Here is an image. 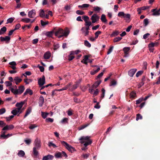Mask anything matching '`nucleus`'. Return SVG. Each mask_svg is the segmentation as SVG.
I'll return each mask as SVG.
<instances>
[{
    "mask_svg": "<svg viewBox=\"0 0 160 160\" xmlns=\"http://www.w3.org/2000/svg\"><path fill=\"white\" fill-rule=\"evenodd\" d=\"M70 30L66 28L64 31L61 28L59 29L55 33V36L60 38L62 37H67L70 33Z\"/></svg>",
    "mask_w": 160,
    "mask_h": 160,
    "instance_id": "obj_1",
    "label": "nucleus"
},
{
    "mask_svg": "<svg viewBox=\"0 0 160 160\" xmlns=\"http://www.w3.org/2000/svg\"><path fill=\"white\" fill-rule=\"evenodd\" d=\"M90 137L88 136H83L81 137L79 140L81 141L80 142L81 143L84 144V145L85 147L91 144L92 142V141L90 139Z\"/></svg>",
    "mask_w": 160,
    "mask_h": 160,
    "instance_id": "obj_2",
    "label": "nucleus"
},
{
    "mask_svg": "<svg viewBox=\"0 0 160 160\" xmlns=\"http://www.w3.org/2000/svg\"><path fill=\"white\" fill-rule=\"evenodd\" d=\"M61 144L69 152H72L75 150V149L73 147L69 145L67 142L64 141H61Z\"/></svg>",
    "mask_w": 160,
    "mask_h": 160,
    "instance_id": "obj_3",
    "label": "nucleus"
},
{
    "mask_svg": "<svg viewBox=\"0 0 160 160\" xmlns=\"http://www.w3.org/2000/svg\"><path fill=\"white\" fill-rule=\"evenodd\" d=\"M54 156L56 158H61L62 156H64L65 158H67L68 156L66 153L64 151L61 152H58L55 153Z\"/></svg>",
    "mask_w": 160,
    "mask_h": 160,
    "instance_id": "obj_4",
    "label": "nucleus"
},
{
    "mask_svg": "<svg viewBox=\"0 0 160 160\" xmlns=\"http://www.w3.org/2000/svg\"><path fill=\"white\" fill-rule=\"evenodd\" d=\"M34 147L33 148H37V149H39L41 148V142L38 138H36L35 139L34 143Z\"/></svg>",
    "mask_w": 160,
    "mask_h": 160,
    "instance_id": "obj_5",
    "label": "nucleus"
},
{
    "mask_svg": "<svg viewBox=\"0 0 160 160\" xmlns=\"http://www.w3.org/2000/svg\"><path fill=\"white\" fill-rule=\"evenodd\" d=\"M82 18L85 22V25L89 28L91 25L92 23L91 22L89 21V17L86 16H84L82 17Z\"/></svg>",
    "mask_w": 160,
    "mask_h": 160,
    "instance_id": "obj_6",
    "label": "nucleus"
},
{
    "mask_svg": "<svg viewBox=\"0 0 160 160\" xmlns=\"http://www.w3.org/2000/svg\"><path fill=\"white\" fill-rule=\"evenodd\" d=\"M89 28L88 27H83L81 29L82 34L85 36H87L89 34Z\"/></svg>",
    "mask_w": 160,
    "mask_h": 160,
    "instance_id": "obj_7",
    "label": "nucleus"
},
{
    "mask_svg": "<svg viewBox=\"0 0 160 160\" xmlns=\"http://www.w3.org/2000/svg\"><path fill=\"white\" fill-rule=\"evenodd\" d=\"M45 82V77L44 76H43L42 78H40L38 79V83L40 87L43 86Z\"/></svg>",
    "mask_w": 160,
    "mask_h": 160,
    "instance_id": "obj_8",
    "label": "nucleus"
},
{
    "mask_svg": "<svg viewBox=\"0 0 160 160\" xmlns=\"http://www.w3.org/2000/svg\"><path fill=\"white\" fill-rule=\"evenodd\" d=\"M99 18V17L96 14H93L91 17V19L92 21V22L95 23L98 21Z\"/></svg>",
    "mask_w": 160,
    "mask_h": 160,
    "instance_id": "obj_9",
    "label": "nucleus"
},
{
    "mask_svg": "<svg viewBox=\"0 0 160 160\" xmlns=\"http://www.w3.org/2000/svg\"><path fill=\"white\" fill-rule=\"evenodd\" d=\"M22 112V110H20L16 108H14L12 111L11 113L14 116L16 115L18 113H21Z\"/></svg>",
    "mask_w": 160,
    "mask_h": 160,
    "instance_id": "obj_10",
    "label": "nucleus"
},
{
    "mask_svg": "<svg viewBox=\"0 0 160 160\" xmlns=\"http://www.w3.org/2000/svg\"><path fill=\"white\" fill-rule=\"evenodd\" d=\"M35 19H34L32 20L31 19L28 18H22L21 19V21L22 22H23L25 23H28L29 22H30L31 23H32L33 22L35 21Z\"/></svg>",
    "mask_w": 160,
    "mask_h": 160,
    "instance_id": "obj_11",
    "label": "nucleus"
},
{
    "mask_svg": "<svg viewBox=\"0 0 160 160\" xmlns=\"http://www.w3.org/2000/svg\"><path fill=\"white\" fill-rule=\"evenodd\" d=\"M36 12L34 9H32L28 12V16L30 18H33L36 15Z\"/></svg>",
    "mask_w": 160,
    "mask_h": 160,
    "instance_id": "obj_12",
    "label": "nucleus"
},
{
    "mask_svg": "<svg viewBox=\"0 0 160 160\" xmlns=\"http://www.w3.org/2000/svg\"><path fill=\"white\" fill-rule=\"evenodd\" d=\"M1 41H6L7 43H9L10 39V37L9 36H6L5 37H1L0 38Z\"/></svg>",
    "mask_w": 160,
    "mask_h": 160,
    "instance_id": "obj_13",
    "label": "nucleus"
},
{
    "mask_svg": "<svg viewBox=\"0 0 160 160\" xmlns=\"http://www.w3.org/2000/svg\"><path fill=\"white\" fill-rule=\"evenodd\" d=\"M131 15L129 13H127L125 14L124 17V20H125L126 22L129 23L131 21L130 20Z\"/></svg>",
    "mask_w": 160,
    "mask_h": 160,
    "instance_id": "obj_14",
    "label": "nucleus"
},
{
    "mask_svg": "<svg viewBox=\"0 0 160 160\" xmlns=\"http://www.w3.org/2000/svg\"><path fill=\"white\" fill-rule=\"evenodd\" d=\"M54 158V156L50 154H48L47 156H44L42 160H52Z\"/></svg>",
    "mask_w": 160,
    "mask_h": 160,
    "instance_id": "obj_15",
    "label": "nucleus"
},
{
    "mask_svg": "<svg viewBox=\"0 0 160 160\" xmlns=\"http://www.w3.org/2000/svg\"><path fill=\"white\" fill-rule=\"evenodd\" d=\"M137 70V69L136 68H133L130 69L128 72V75L131 77H132Z\"/></svg>",
    "mask_w": 160,
    "mask_h": 160,
    "instance_id": "obj_16",
    "label": "nucleus"
},
{
    "mask_svg": "<svg viewBox=\"0 0 160 160\" xmlns=\"http://www.w3.org/2000/svg\"><path fill=\"white\" fill-rule=\"evenodd\" d=\"M24 104V102H17L15 105V106L17 108H18L19 110H22L21 109Z\"/></svg>",
    "mask_w": 160,
    "mask_h": 160,
    "instance_id": "obj_17",
    "label": "nucleus"
},
{
    "mask_svg": "<svg viewBox=\"0 0 160 160\" xmlns=\"http://www.w3.org/2000/svg\"><path fill=\"white\" fill-rule=\"evenodd\" d=\"M14 126L12 125H5V126L2 128V130H11L13 128Z\"/></svg>",
    "mask_w": 160,
    "mask_h": 160,
    "instance_id": "obj_18",
    "label": "nucleus"
},
{
    "mask_svg": "<svg viewBox=\"0 0 160 160\" xmlns=\"http://www.w3.org/2000/svg\"><path fill=\"white\" fill-rule=\"evenodd\" d=\"M44 102V98L42 96H40L39 100V107H42Z\"/></svg>",
    "mask_w": 160,
    "mask_h": 160,
    "instance_id": "obj_19",
    "label": "nucleus"
},
{
    "mask_svg": "<svg viewBox=\"0 0 160 160\" xmlns=\"http://www.w3.org/2000/svg\"><path fill=\"white\" fill-rule=\"evenodd\" d=\"M25 90V88L24 86L22 85L18 87V94H21Z\"/></svg>",
    "mask_w": 160,
    "mask_h": 160,
    "instance_id": "obj_20",
    "label": "nucleus"
},
{
    "mask_svg": "<svg viewBox=\"0 0 160 160\" xmlns=\"http://www.w3.org/2000/svg\"><path fill=\"white\" fill-rule=\"evenodd\" d=\"M9 64L10 65V67L13 70H15L16 69V65H17L15 61H13L10 62Z\"/></svg>",
    "mask_w": 160,
    "mask_h": 160,
    "instance_id": "obj_21",
    "label": "nucleus"
},
{
    "mask_svg": "<svg viewBox=\"0 0 160 160\" xmlns=\"http://www.w3.org/2000/svg\"><path fill=\"white\" fill-rule=\"evenodd\" d=\"M151 12H153L152 15L153 16H158L160 15V13L158 11L156 8L152 9Z\"/></svg>",
    "mask_w": 160,
    "mask_h": 160,
    "instance_id": "obj_22",
    "label": "nucleus"
},
{
    "mask_svg": "<svg viewBox=\"0 0 160 160\" xmlns=\"http://www.w3.org/2000/svg\"><path fill=\"white\" fill-rule=\"evenodd\" d=\"M13 80L17 85H18L22 81V79L18 77H15Z\"/></svg>",
    "mask_w": 160,
    "mask_h": 160,
    "instance_id": "obj_23",
    "label": "nucleus"
},
{
    "mask_svg": "<svg viewBox=\"0 0 160 160\" xmlns=\"http://www.w3.org/2000/svg\"><path fill=\"white\" fill-rule=\"evenodd\" d=\"M32 108L31 107H29L28 108L26 111V113L24 116V118H25L31 112Z\"/></svg>",
    "mask_w": 160,
    "mask_h": 160,
    "instance_id": "obj_24",
    "label": "nucleus"
},
{
    "mask_svg": "<svg viewBox=\"0 0 160 160\" xmlns=\"http://www.w3.org/2000/svg\"><path fill=\"white\" fill-rule=\"evenodd\" d=\"M101 81L100 80L97 81L92 86V88H96L101 83Z\"/></svg>",
    "mask_w": 160,
    "mask_h": 160,
    "instance_id": "obj_25",
    "label": "nucleus"
},
{
    "mask_svg": "<svg viewBox=\"0 0 160 160\" xmlns=\"http://www.w3.org/2000/svg\"><path fill=\"white\" fill-rule=\"evenodd\" d=\"M28 93H29L30 95H32L33 93L32 91L30 89L28 88L26 90L25 92L24 93L23 95L25 96Z\"/></svg>",
    "mask_w": 160,
    "mask_h": 160,
    "instance_id": "obj_26",
    "label": "nucleus"
},
{
    "mask_svg": "<svg viewBox=\"0 0 160 160\" xmlns=\"http://www.w3.org/2000/svg\"><path fill=\"white\" fill-rule=\"evenodd\" d=\"M2 132V135H1V137H3L5 138H7L8 137L11 136L12 135V134H8L7 135H5V132Z\"/></svg>",
    "mask_w": 160,
    "mask_h": 160,
    "instance_id": "obj_27",
    "label": "nucleus"
},
{
    "mask_svg": "<svg viewBox=\"0 0 160 160\" xmlns=\"http://www.w3.org/2000/svg\"><path fill=\"white\" fill-rule=\"evenodd\" d=\"M88 59V56L87 55H86L84 57V58L82 61L81 62L86 64H87L88 62L87 61Z\"/></svg>",
    "mask_w": 160,
    "mask_h": 160,
    "instance_id": "obj_28",
    "label": "nucleus"
},
{
    "mask_svg": "<svg viewBox=\"0 0 160 160\" xmlns=\"http://www.w3.org/2000/svg\"><path fill=\"white\" fill-rule=\"evenodd\" d=\"M9 89L11 90V92L13 93L14 94H18V89H14L13 88L10 87L9 88Z\"/></svg>",
    "mask_w": 160,
    "mask_h": 160,
    "instance_id": "obj_29",
    "label": "nucleus"
},
{
    "mask_svg": "<svg viewBox=\"0 0 160 160\" xmlns=\"http://www.w3.org/2000/svg\"><path fill=\"white\" fill-rule=\"evenodd\" d=\"M119 33V31L116 30L113 32L110 35L111 37H114L118 36Z\"/></svg>",
    "mask_w": 160,
    "mask_h": 160,
    "instance_id": "obj_30",
    "label": "nucleus"
},
{
    "mask_svg": "<svg viewBox=\"0 0 160 160\" xmlns=\"http://www.w3.org/2000/svg\"><path fill=\"white\" fill-rule=\"evenodd\" d=\"M51 56V53L49 52H47L44 55V57L45 59H49Z\"/></svg>",
    "mask_w": 160,
    "mask_h": 160,
    "instance_id": "obj_31",
    "label": "nucleus"
},
{
    "mask_svg": "<svg viewBox=\"0 0 160 160\" xmlns=\"http://www.w3.org/2000/svg\"><path fill=\"white\" fill-rule=\"evenodd\" d=\"M136 96V93L134 91L131 92L130 94V98H134Z\"/></svg>",
    "mask_w": 160,
    "mask_h": 160,
    "instance_id": "obj_32",
    "label": "nucleus"
},
{
    "mask_svg": "<svg viewBox=\"0 0 160 160\" xmlns=\"http://www.w3.org/2000/svg\"><path fill=\"white\" fill-rule=\"evenodd\" d=\"M25 155V153L22 150L19 151L18 153V155L20 157H23Z\"/></svg>",
    "mask_w": 160,
    "mask_h": 160,
    "instance_id": "obj_33",
    "label": "nucleus"
},
{
    "mask_svg": "<svg viewBox=\"0 0 160 160\" xmlns=\"http://www.w3.org/2000/svg\"><path fill=\"white\" fill-rule=\"evenodd\" d=\"M73 54L74 52L73 51H71L70 52V54L68 56V59L69 61L72 60L74 58V57L72 55Z\"/></svg>",
    "mask_w": 160,
    "mask_h": 160,
    "instance_id": "obj_34",
    "label": "nucleus"
},
{
    "mask_svg": "<svg viewBox=\"0 0 160 160\" xmlns=\"http://www.w3.org/2000/svg\"><path fill=\"white\" fill-rule=\"evenodd\" d=\"M90 6L89 4H84L81 5H78V7L80 8H83L88 7Z\"/></svg>",
    "mask_w": 160,
    "mask_h": 160,
    "instance_id": "obj_35",
    "label": "nucleus"
},
{
    "mask_svg": "<svg viewBox=\"0 0 160 160\" xmlns=\"http://www.w3.org/2000/svg\"><path fill=\"white\" fill-rule=\"evenodd\" d=\"M37 148H33V152L34 155L36 157L37 156L38 154V152L37 150Z\"/></svg>",
    "mask_w": 160,
    "mask_h": 160,
    "instance_id": "obj_36",
    "label": "nucleus"
},
{
    "mask_svg": "<svg viewBox=\"0 0 160 160\" xmlns=\"http://www.w3.org/2000/svg\"><path fill=\"white\" fill-rule=\"evenodd\" d=\"M7 30V28L5 27H3L0 30V35L4 33Z\"/></svg>",
    "mask_w": 160,
    "mask_h": 160,
    "instance_id": "obj_37",
    "label": "nucleus"
},
{
    "mask_svg": "<svg viewBox=\"0 0 160 160\" xmlns=\"http://www.w3.org/2000/svg\"><path fill=\"white\" fill-rule=\"evenodd\" d=\"M100 70V68L98 67L97 69H93L92 71L91 72V74L92 75H94L96 73H97Z\"/></svg>",
    "mask_w": 160,
    "mask_h": 160,
    "instance_id": "obj_38",
    "label": "nucleus"
},
{
    "mask_svg": "<svg viewBox=\"0 0 160 160\" xmlns=\"http://www.w3.org/2000/svg\"><path fill=\"white\" fill-rule=\"evenodd\" d=\"M101 20L103 22L106 23L107 22V20L106 18L105 15L104 14H102L101 16Z\"/></svg>",
    "mask_w": 160,
    "mask_h": 160,
    "instance_id": "obj_39",
    "label": "nucleus"
},
{
    "mask_svg": "<svg viewBox=\"0 0 160 160\" xmlns=\"http://www.w3.org/2000/svg\"><path fill=\"white\" fill-rule=\"evenodd\" d=\"M39 16L42 18H44L45 16V12L43 10L41 9L40 11Z\"/></svg>",
    "mask_w": 160,
    "mask_h": 160,
    "instance_id": "obj_40",
    "label": "nucleus"
},
{
    "mask_svg": "<svg viewBox=\"0 0 160 160\" xmlns=\"http://www.w3.org/2000/svg\"><path fill=\"white\" fill-rule=\"evenodd\" d=\"M79 82H76L75 84L73 85L72 87V88L71 89V90L72 91L76 89L78 86Z\"/></svg>",
    "mask_w": 160,
    "mask_h": 160,
    "instance_id": "obj_41",
    "label": "nucleus"
},
{
    "mask_svg": "<svg viewBox=\"0 0 160 160\" xmlns=\"http://www.w3.org/2000/svg\"><path fill=\"white\" fill-rule=\"evenodd\" d=\"M84 45L88 48H90L91 47V44L87 40H85L84 42Z\"/></svg>",
    "mask_w": 160,
    "mask_h": 160,
    "instance_id": "obj_42",
    "label": "nucleus"
},
{
    "mask_svg": "<svg viewBox=\"0 0 160 160\" xmlns=\"http://www.w3.org/2000/svg\"><path fill=\"white\" fill-rule=\"evenodd\" d=\"M89 125V124L87 123V124L82 125L80 127H79L78 129L79 130H81L84 129V128L88 126Z\"/></svg>",
    "mask_w": 160,
    "mask_h": 160,
    "instance_id": "obj_43",
    "label": "nucleus"
},
{
    "mask_svg": "<svg viewBox=\"0 0 160 160\" xmlns=\"http://www.w3.org/2000/svg\"><path fill=\"white\" fill-rule=\"evenodd\" d=\"M48 114L49 113H48L45 112H41V115L43 118H45Z\"/></svg>",
    "mask_w": 160,
    "mask_h": 160,
    "instance_id": "obj_44",
    "label": "nucleus"
},
{
    "mask_svg": "<svg viewBox=\"0 0 160 160\" xmlns=\"http://www.w3.org/2000/svg\"><path fill=\"white\" fill-rule=\"evenodd\" d=\"M125 13L123 12H118V16L121 18H123Z\"/></svg>",
    "mask_w": 160,
    "mask_h": 160,
    "instance_id": "obj_45",
    "label": "nucleus"
},
{
    "mask_svg": "<svg viewBox=\"0 0 160 160\" xmlns=\"http://www.w3.org/2000/svg\"><path fill=\"white\" fill-rule=\"evenodd\" d=\"M122 38L120 37L115 38L113 40V42H119L122 39Z\"/></svg>",
    "mask_w": 160,
    "mask_h": 160,
    "instance_id": "obj_46",
    "label": "nucleus"
},
{
    "mask_svg": "<svg viewBox=\"0 0 160 160\" xmlns=\"http://www.w3.org/2000/svg\"><path fill=\"white\" fill-rule=\"evenodd\" d=\"M130 48L129 47H125L123 48V51L125 54H127V52L130 50Z\"/></svg>",
    "mask_w": 160,
    "mask_h": 160,
    "instance_id": "obj_47",
    "label": "nucleus"
},
{
    "mask_svg": "<svg viewBox=\"0 0 160 160\" xmlns=\"http://www.w3.org/2000/svg\"><path fill=\"white\" fill-rule=\"evenodd\" d=\"M117 82L116 80H112L111 81V84L110 86H115L117 84Z\"/></svg>",
    "mask_w": 160,
    "mask_h": 160,
    "instance_id": "obj_48",
    "label": "nucleus"
},
{
    "mask_svg": "<svg viewBox=\"0 0 160 160\" xmlns=\"http://www.w3.org/2000/svg\"><path fill=\"white\" fill-rule=\"evenodd\" d=\"M76 13L78 15H82L85 14L84 12L80 10H77Z\"/></svg>",
    "mask_w": 160,
    "mask_h": 160,
    "instance_id": "obj_49",
    "label": "nucleus"
},
{
    "mask_svg": "<svg viewBox=\"0 0 160 160\" xmlns=\"http://www.w3.org/2000/svg\"><path fill=\"white\" fill-rule=\"evenodd\" d=\"M101 32L100 31H98L95 33V38H97L99 34H101Z\"/></svg>",
    "mask_w": 160,
    "mask_h": 160,
    "instance_id": "obj_50",
    "label": "nucleus"
},
{
    "mask_svg": "<svg viewBox=\"0 0 160 160\" xmlns=\"http://www.w3.org/2000/svg\"><path fill=\"white\" fill-rule=\"evenodd\" d=\"M14 20V18H8L7 20V23H12L13 21Z\"/></svg>",
    "mask_w": 160,
    "mask_h": 160,
    "instance_id": "obj_51",
    "label": "nucleus"
},
{
    "mask_svg": "<svg viewBox=\"0 0 160 160\" xmlns=\"http://www.w3.org/2000/svg\"><path fill=\"white\" fill-rule=\"evenodd\" d=\"M46 35L48 37H51L52 35V32H48L46 33Z\"/></svg>",
    "mask_w": 160,
    "mask_h": 160,
    "instance_id": "obj_52",
    "label": "nucleus"
},
{
    "mask_svg": "<svg viewBox=\"0 0 160 160\" xmlns=\"http://www.w3.org/2000/svg\"><path fill=\"white\" fill-rule=\"evenodd\" d=\"M5 84L7 87L10 86L12 85V83L8 81H7L5 82Z\"/></svg>",
    "mask_w": 160,
    "mask_h": 160,
    "instance_id": "obj_53",
    "label": "nucleus"
},
{
    "mask_svg": "<svg viewBox=\"0 0 160 160\" xmlns=\"http://www.w3.org/2000/svg\"><path fill=\"white\" fill-rule=\"evenodd\" d=\"M6 109L4 108H2L0 109V115L2 114L5 112Z\"/></svg>",
    "mask_w": 160,
    "mask_h": 160,
    "instance_id": "obj_54",
    "label": "nucleus"
},
{
    "mask_svg": "<svg viewBox=\"0 0 160 160\" xmlns=\"http://www.w3.org/2000/svg\"><path fill=\"white\" fill-rule=\"evenodd\" d=\"M46 122H52L53 121V119L51 118H48L46 119Z\"/></svg>",
    "mask_w": 160,
    "mask_h": 160,
    "instance_id": "obj_55",
    "label": "nucleus"
},
{
    "mask_svg": "<svg viewBox=\"0 0 160 160\" xmlns=\"http://www.w3.org/2000/svg\"><path fill=\"white\" fill-rule=\"evenodd\" d=\"M48 146L49 147L52 146L54 148H56L57 146L53 143L52 142H49L48 143Z\"/></svg>",
    "mask_w": 160,
    "mask_h": 160,
    "instance_id": "obj_56",
    "label": "nucleus"
},
{
    "mask_svg": "<svg viewBox=\"0 0 160 160\" xmlns=\"http://www.w3.org/2000/svg\"><path fill=\"white\" fill-rule=\"evenodd\" d=\"M102 94L101 96V98H104L105 96V90L104 88H102Z\"/></svg>",
    "mask_w": 160,
    "mask_h": 160,
    "instance_id": "obj_57",
    "label": "nucleus"
},
{
    "mask_svg": "<svg viewBox=\"0 0 160 160\" xmlns=\"http://www.w3.org/2000/svg\"><path fill=\"white\" fill-rule=\"evenodd\" d=\"M25 142L28 145H29L31 142V140L30 139H28L24 140Z\"/></svg>",
    "mask_w": 160,
    "mask_h": 160,
    "instance_id": "obj_58",
    "label": "nucleus"
},
{
    "mask_svg": "<svg viewBox=\"0 0 160 160\" xmlns=\"http://www.w3.org/2000/svg\"><path fill=\"white\" fill-rule=\"evenodd\" d=\"M37 127V125L35 124L31 125L29 127V128L31 129H33L36 128Z\"/></svg>",
    "mask_w": 160,
    "mask_h": 160,
    "instance_id": "obj_59",
    "label": "nucleus"
},
{
    "mask_svg": "<svg viewBox=\"0 0 160 160\" xmlns=\"http://www.w3.org/2000/svg\"><path fill=\"white\" fill-rule=\"evenodd\" d=\"M142 118V116L139 114H138L137 115V117L136 120L137 121H138L139 119H141Z\"/></svg>",
    "mask_w": 160,
    "mask_h": 160,
    "instance_id": "obj_60",
    "label": "nucleus"
},
{
    "mask_svg": "<svg viewBox=\"0 0 160 160\" xmlns=\"http://www.w3.org/2000/svg\"><path fill=\"white\" fill-rule=\"evenodd\" d=\"M113 48V46H112L110 48L107 52V54H110L112 52Z\"/></svg>",
    "mask_w": 160,
    "mask_h": 160,
    "instance_id": "obj_61",
    "label": "nucleus"
},
{
    "mask_svg": "<svg viewBox=\"0 0 160 160\" xmlns=\"http://www.w3.org/2000/svg\"><path fill=\"white\" fill-rule=\"evenodd\" d=\"M148 23V20L146 18L144 20V24L145 26H147Z\"/></svg>",
    "mask_w": 160,
    "mask_h": 160,
    "instance_id": "obj_62",
    "label": "nucleus"
},
{
    "mask_svg": "<svg viewBox=\"0 0 160 160\" xmlns=\"http://www.w3.org/2000/svg\"><path fill=\"white\" fill-rule=\"evenodd\" d=\"M41 23L42 26H44L45 25H46L48 24V22H44L42 20L41 21Z\"/></svg>",
    "mask_w": 160,
    "mask_h": 160,
    "instance_id": "obj_63",
    "label": "nucleus"
},
{
    "mask_svg": "<svg viewBox=\"0 0 160 160\" xmlns=\"http://www.w3.org/2000/svg\"><path fill=\"white\" fill-rule=\"evenodd\" d=\"M143 72L142 71H138L136 74V76L137 77H139L142 75Z\"/></svg>",
    "mask_w": 160,
    "mask_h": 160,
    "instance_id": "obj_64",
    "label": "nucleus"
}]
</instances>
